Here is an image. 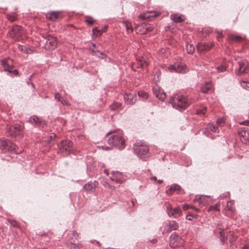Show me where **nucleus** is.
<instances>
[{
    "instance_id": "f257e3e1",
    "label": "nucleus",
    "mask_w": 249,
    "mask_h": 249,
    "mask_svg": "<svg viewBox=\"0 0 249 249\" xmlns=\"http://www.w3.org/2000/svg\"><path fill=\"white\" fill-rule=\"evenodd\" d=\"M191 103L190 98L179 94L173 96L170 100L173 107L180 111L184 110Z\"/></svg>"
},
{
    "instance_id": "f03ea898",
    "label": "nucleus",
    "mask_w": 249,
    "mask_h": 249,
    "mask_svg": "<svg viewBox=\"0 0 249 249\" xmlns=\"http://www.w3.org/2000/svg\"><path fill=\"white\" fill-rule=\"evenodd\" d=\"M108 143L117 147L120 150H122L125 146V141L121 135V133L118 134H114L108 139Z\"/></svg>"
},
{
    "instance_id": "7ed1b4c3",
    "label": "nucleus",
    "mask_w": 249,
    "mask_h": 249,
    "mask_svg": "<svg viewBox=\"0 0 249 249\" xmlns=\"http://www.w3.org/2000/svg\"><path fill=\"white\" fill-rule=\"evenodd\" d=\"M134 150L135 154L143 160L149 156L148 147L143 143L134 144Z\"/></svg>"
},
{
    "instance_id": "20e7f679",
    "label": "nucleus",
    "mask_w": 249,
    "mask_h": 249,
    "mask_svg": "<svg viewBox=\"0 0 249 249\" xmlns=\"http://www.w3.org/2000/svg\"><path fill=\"white\" fill-rule=\"evenodd\" d=\"M7 135L11 137H20L22 135V126L21 124H16L8 127L7 129Z\"/></svg>"
},
{
    "instance_id": "39448f33",
    "label": "nucleus",
    "mask_w": 249,
    "mask_h": 249,
    "mask_svg": "<svg viewBox=\"0 0 249 249\" xmlns=\"http://www.w3.org/2000/svg\"><path fill=\"white\" fill-rule=\"evenodd\" d=\"M17 146L8 140L0 141V149L3 153L14 152L17 153L16 148Z\"/></svg>"
},
{
    "instance_id": "423d86ee",
    "label": "nucleus",
    "mask_w": 249,
    "mask_h": 249,
    "mask_svg": "<svg viewBox=\"0 0 249 249\" xmlns=\"http://www.w3.org/2000/svg\"><path fill=\"white\" fill-rule=\"evenodd\" d=\"M238 63L239 67L235 71L236 75H241L249 72V63L246 59H240Z\"/></svg>"
},
{
    "instance_id": "0eeeda50",
    "label": "nucleus",
    "mask_w": 249,
    "mask_h": 249,
    "mask_svg": "<svg viewBox=\"0 0 249 249\" xmlns=\"http://www.w3.org/2000/svg\"><path fill=\"white\" fill-rule=\"evenodd\" d=\"M72 142L70 140H65L61 141L59 145L60 151L63 155L68 154L71 150Z\"/></svg>"
},
{
    "instance_id": "6e6552de",
    "label": "nucleus",
    "mask_w": 249,
    "mask_h": 249,
    "mask_svg": "<svg viewBox=\"0 0 249 249\" xmlns=\"http://www.w3.org/2000/svg\"><path fill=\"white\" fill-rule=\"evenodd\" d=\"M56 38L50 35L47 36L44 48L46 50H54L57 46Z\"/></svg>"
},
{
    "instance_id": "1a4fd4ad",
    "label": "nucleus",
    "mask_w": 249,
    "mask_h": 249,
    "mask_svg": "<svg viewBox=\"0 0 249 249\" xmlns=\"http://www.w3.org/2000/svg\"><path fill=\"white\" fill-rule=\"evenodd\" d=\"M169 70L171 71L176 72L184 73L187 71L186 67L182 63H175L168 67Z\"/></svg>"
},
{
    "instance_id": "9d476101",
    "label": "nucleus",
    "mask_w": 249,
    "mask_h": 249,
    "mask_svg": "<svg viewBox=\"0 0 249 249\" xmlns=\"http://www.w3.org/2000/svg\"><path fill=\"white\" fill-rule=\"evenodd\" d=\"M167 213L169 217L177 218L182 215V211L179 207L173 208L169 205L167 207Z\"/></svg>"
},
{
    "instance_id": "9b49d317",
    "label": "nucleus",
    "mask_w": 249,
    "mask_h": 249,
    "mask_svg": "<svg viewBox=\"0 0 249 249\" xmlns=\"http://www.w3.org/2000/svg\"><path fill=\"white\" fill-rule=\"evenodd\" d=\"M11 37L15 39H18L22 34V27L20 26L15 25L9 31Z\"/></svg>"
},
{
    "instance_id": "f8f14e48",
    "label": "nucleus",
    "mask_w": 249,
    "mask_h": 249,
    "mask_svg": "<svg viewBox=\"0 0 249 249\" xmlns=\"http://www.w3.org/2000/svg\"><path fill=\"white\" fill-rule=\"evenodd\" d=\"M181 238L176 232L172 234L170 237V246L172 248H176L180 245Z\"/></svg>"
},
{
    "instance_id": "ddd939ff",
    "label": "nucleus",
    "mask_w": 249,
    "mask_h": 249,
    "mask_svg": "<svg viewBox=\"0 0 249 249\" xmlns=\"http://www.w3.org/2000/svg\"><path fill=\"white\" fill-rule=\"evenodd\" d=\"M178 227V224L176 221L174 220L170 221L169 223L166 225L163 232L167 233L173 230H176Z\"/></svg>"
},
{
    "instance_id": "4468645a",
    "label": "nucleus",
    "mask_w": 249,
    "mask_h": 249,
    "mask_svg": "<svg viewBox=\"0 0 249 249\" xmlns=\"http://www.w3.org/2000/svg\"><path fill=\"white\" fill-rule=\"evenodd\" d=\"M112 176L110 178V179L119 183L123 182V174L119 171H112Z\"/></svg>"
},
{
    "instance_id": "2eb2a0df",
    "label": "nucleus",
    "mask_w": 249,
    "mask_h": 249,
    "mask_svg": "<svg viewBox=\"0 0 249 249\" xmlns=\"http://www.w3.org/2000/svg\"><path fill=\"white\" fill-rule=\"evenodd\" d=\"M153 91L156 97L162 101L166 97V93L162 89H159L157 87L153 88Z\"/></svg>"
},
{
    "instance_id": "dca6fc26",
    "label": "nucleus",
    "mask_w": 249,
    "mask_h": 249,
    "mask_svg": "<svg viewBox=\"0 0 249 249\" xmlns=\"http://www.w3.org/2000/svg\"><path fill=\"white\" fill-rule=\"evenodd\" d=\"M158 16L157 13L155 11H147L141 14L139 16L140 18L143 19L151 20V18H155Z\"/></svg>"
},
{
    "instance_id": "f3484780",
    "label": "nucleus",
    "mask_w": 249,
    "mask_h": 249,
    "mask_svg": "<svg viewBox=\"0 0 249 249\" xmlns=\"http://www.w3.org/2000/svg\"><path fill=\"white\" fill-rule=\"evenodd\" d=\"M212 46L206 43L199 42L197 45V50L199 53L208 51L211 49Z\"/></svg>"
},
{
    "instance_id": "a211bd4d",
    "label": "nucleus",
    "mask_w": 249,
    "mask_h": 249,
    "mask_svg": "<svg viewBox=\"0 0 249 249\" xmlns=\"http://www.w3.org/2000/svg\"><path fill=\"white\" fill-rule=\"evenodd\" d=\"M136 98V96L132 93L126 94L124 95V100L127 104L135 103L137 100Z\"/></svg>"
},
{
    "instance_id": "6ab92c4d",
    "label": "nucleus",
    "mask_w": 249,
    "mask_h": 249,
    "mask_svg": "<svg viewBox=\"0 0 249 249\" xmlns=\"http://www.w3.org/2000/svg\"><path fill=\"white\" fill-rule=\"evenodd\" d=\"M249 134V132L247 131V128L244 127V130L242 131L239 132V135L241 138V141L243 142L246 144H249V137L247 138H246V134Z\"/></svg>"
},
{
    "instance_id": "aec40b11",
    "label": "nucleus",
    "mask_w": 249,
    "mask_h": 249,
    "mask_svg": "<svg viewBox=\"0 0 249 249\" xmlns=\"http://www.w3.org/2000/svg\"><path fill=\"white\" fill-rule=\"evenodd\" d=\"M149 64L148 62L144 57H141L137 60V67L138 68H143L147 66Z\"/></svg>"
},
{
    "instance_id": "412c9836",
    "label": "nucleus",
    "mask_w": 249,
    "mask_h": 249,
    "mask_svg": "<svg viewBox=\"0 0 249 249\" xmlns=\"http://www.w3.org/2000/svg\"><path fill=\"white\" fill-rule=\"evenodd\" d=\"M29 122L32 124L40 125L43 123V121L42 119L36 116L33 115L29 118Z\"/></svg>"
},
{
    "instance_id": "4be33fe9",
    "label": "nucleus",
    "mask_w": 249,
    "mask_h": 249,
    "mask_svg": "<svg viewBox=\"0 0 249 249\" xmlns=\"http://www.w3.org/2000/svg\"><path fill=\"white\" fill-rule=\"evenodd\" d=\"M67 247L69 249H83V246L81 243H74L69 242L67 243Z\"/></svg>"
},
{
    "instance_id": "5701e85b",
    "label": "nucleus",
    "mask_w": 249,
    "mask_h": 249,
    "mask_svg": "<svg viewBox=\"0 0 249 249\" xmlns=\"http://www.w3.org/2000/svg\"><path fill=\"white\" fill-rule=\"evenodd\" d=\"M212 84L211 82H205V84L202 86L201 91L204 93H208L209 91L212 90Z\"/></svg>"
},
{
    "instance_id": "b1692460",
    "label": "nucleus",
    "mask_w": 249,
    "mask_h": 249,
    "mask_svg": "<svg viewBox=\"0 0 249 249\" xmlns=\"http://www.w3.org/2000/svg\"><path fill=\"white\" fill-rule=\"evenodd\" d=\"M170 18L175 22L179 23L184 21L183 16L178 14H172Z\"/></svg>"
},
{
    "instance_id": "393cba45",
    "label": "nucleus",
    "mask_w": 249,
    "mask_h": 249,
    "mask_svg": "<svg viewBox=\"0 0 249 249\" xmlns=\"http://www.w3.org/2000/svg\"><path fill=\"white\" fill-rule=\"evenodd\" d=\"M206 197L209 198L210 196H203V195L196 196L194 198V200L196 202L197 201L199 203H201L202 204H205V201Z\"/></svg>"
},
{
    "instance_id": "a878e982",
    "label": "nucleus",
    "mask_w": 249,
    "mask_h": 249,
    "mask_svg": "<svg viewBox=\"0 0 249 249\" xmlns=\"http://www.w3.org/2000/svg\"><path fill=\"white\" fill-rule=\"evenodd\" d=\"M237 237L233 232L230 231L226 235L227 240H229L231 243H232L236 240Z\"/></svg>"
},
{
    "instance_id": "bb28decb",
    "label": "nucleus",
    "mask_w": 249,
    "mask_h": 249,
    "mask_svg": "<svg viewBox=\"0 0 249 249\" xmlns=\"http://www.w3.org/2000/svg\"><path fill=\"white\" fill-rule=\"evenodd\" d=\"M181 190V187L178 184H173L171 188L166 191V194H169L170 193V191L173 190L174 191H179Z\"/></svg>"
},
{
    "instance_id": "cd10ccee",
    "label": "nucleus",
    "mask_w": 249,
    "mask_h": 249,
    "mask_svg": "<svg viewBox=\"0 0 249 249\" xmlns=\"http://www.w3.org/2000/svg\"><path fill=\"white\" fill-rule=\"evenodd\" d=\"M95 187V184L92 183L91 182H89L87 183L83 187L84 189L86 191H90Z\"/></svg>"
},
{
    "instance_id": "c85d7f7f",
    "label": "nucleus",
    "mask_w": 249,
    "mask_h": 249,
    "mask_svg": "<svg viewBox=\"0 0 249 249\" xmlns=\"http://www.w3.org/2000/svg\"><path fill=\"white\" fill-rule=\"evenodd\" d=\"M47 16L48 18L52 20H55L59 18V13L56 12H52Z\"/></svg>"
},
{
    "instance_id": "c756f323",
    "label": "nucleus",
    "mask_w": 249,
    "mask_h": 249,
    "mask_svg": "<svg viewBox=\"0 0 249 249\" xmlns=\"http://www.w3.org/2000/svg\"><path fill=\"white\" fill-rule=\"evenodd\" d=\"M242 37L238 35H231L229 36V39L231 41H239L241 40Z\"/></svg>"
},
{
    "instance_id": "7c9ffc66",
    "label": "nucleus",
    "mask_w": 249,
    "mask_h": 249,
    "mask_svg": "<svg viewBox=\"0 0 249 249\" xmlns=\"http://www.w3.org/2000/svg\"><path fill=\"white\" fill-rule=\"evenodd\" d=\"M135 30L137 33L140 34H145V33H143V32L145 31L144 27L143 25H137L135 27Z\"/></svg>"
},
{
    "instance_id": "2f4dec72",
    "label": "nucleus",
    "mask_w": 249,
    "mask_h": 249,
    "mask_svg": "<svg viewBox=\"0 0 249 249\" xmlns=\"http://www.w3.org/2000/svg\"><path fill=\"white\" fill-rule=\"evenodd\" d=\"M138 94L139 97L141 98L142 100H146L148 98V95L146 92L142 90L139 91Z\"/></svg>"
},
{
    "instance_id": "473e14b6",
    "label": "nucleus",
    "mask_w": 249,
    "mask_h": 249,
    "mask_svg": "<svg viewBox=\"0 0 249 249\" xmlns=\"http://www.w3.org/2000/svg\"><path fill=\"white\" fill-rule=\"evenodd\" d=\"M186 50L188 53L192 54L195 51V47L193 44H187L186 45Z\"/></svg>"
},
{
    "instance_id": "72a5a7b5",
    "label": "nucleus",
    "mask_w": 249,
    "mask_h": 249,
    "mask_svg": "<svg viewBox=\"0 0 249 249\" xmlns=\"http://www.w3.org/2000/svg\"><path fill=\"white\" fill-rule=\"evenodd\" d=\"M124 24L126 31L128 33L133 32V29L132 27L131 23L129 22H125Z\"/></svg>"
},
{
    "instance_id": "f704fd0d",
    "label": "nucleus",
    "mask_w": 249,
    "mask_h": 249,
    "mask_svg": "<svg viewBox=\"0 0 249 249\" xmlns=\"http://www.w3.org/2000/svg\"><path fill=\"white\" fill-rule=\"evenodd\" d=\"M121 104L118 103H114L112 105H110L109 107L110 109L112 110H115L117 108L121 107Z\"/></svg>"
},
{
    "instance_id": "c9c22d12",
    "label": "nucleus",
    "mask_w": 249,
    "mask_h": 249,
    "mask_svg": "<svg viewBox=\"0 0 249 249\" xmlns=\"http://www.w3.org/2000/svg\"><path fill=\"white\" fill-rule=\"evenodd\" d=\"M219 204H217V203L215 204L214 205L211 206H210V207L208 209V211L209 212L212 211H219Z\"/></svg>"
},
{
    "instance_id": "e433bc0d",
    "label": "nucleus",
    "mask_w": 249,
    "mask_h": 249,
    "mask_svg": "<svg viewBox=\"0 0 249 249\" xmlns=\"http://www.w3.org/2000/svg\"><path fill=\"white\" fill-rule=\"evenodd\" d=\"M92 32L96 36H100L104 33V31L98 30L96 27L92 29Z\"/></svg>"
},
{
    "instance_id": "4c0bfd02",
    "label": "nucleus",
    "mask_w": 249,
    "mask_h": 249,
    "mask_svg": "<svg viewBox=\"0 0 249 249\" xmlns=\"http://www.w3.org/2000/svg\"><path fill=\"white\" fill-rule=\"evenodd\" d=\"M216 69L217 72H221L226 71L227 70V68L224 65H221L218 66Z\"/></svg>"
},
{
    "instance_id": "58836bf2",
    "label": "nucleus",
    "mask_w": 249,
    "mask_h": 249,
    "mask_svg": "<svg viewBox=\"0 0 249 249\" xmlns=\"http://www.w3.org/2000/svg\"><path fill=\"white\" fill-rule=\"evenodd\" d=\"M144 30H145V31L143 32V33L146 34L148 32H150L151 31H152L153 30V27L150 25H144Z\"/></svg>"
},
{
    "instance_id": "ea45409f",
    "label": "nucleus",
    "mask_w": 249,
    "mask_h": 249,
    "mask_svg": "<svg viewBox=\"0 0 249 249\" xmlns=\"http://www.w3.org/2000/svg\"><path fill=\"white\" fill-rule=\"evenodd\" d=\"M58 101L60 102L61 104L63 105H69V103L68 102L64 99L62 97H61L60 96H58Z\"/></svg>"
},
{
    "instance_id": "a19ab883",
    "label": "nucleus",
    "mask_w": 249,
    "mask_h": 249,
    "mask_svg": "<svg viewBox=\"0 0 249 249\" xmlns=\"http://www.w3.org/2000/svg\"><path fill=\"white\" fill-rule=\"evenodd\" d=\"M206 108L204 107L202 109H199L196 110V114L198 115L204 114L205 113Z\"/></svg>"
},
{
    "instance_id": "79ce46f5",
    "label": "nucleus",
    "mask_w": 249,
    "mask_h": 249,
    "mask_svg": "<svg viewBox=\"0 0 249 249\" xmlns=\"http://www.w3.org/2000/svg\"><path fill=\"white\" fill-rule=\"evenodd\" d=\"M210 129L211 130L214 132H218V127L215 125H214V124H212L211 126H210Z\"/></svg>"
},
{
    "instance_id": "37998d69",
    "label": "nucleus",
    "mask_w": 249,
    "mask_h": 249,
    "mask_svg": "<svg viewBox=\"0 0 249 249\" xmlns=\"http://www.w3.org/2000/svg\"><path fill=\"white\" fill-rule=\"evenodd\" d=\"M232 203L231 201H228L227 203V210L231 211H233L232 207Z\"/></svg>"
},
{
    "instance_id": "c03bdc74",
    "label": "nucleus",
    "mask_w": 249,
    "mask_h": 249,
    "mask_svg": "<svg viewBox=\"0 0 249 249\" xmlns=\"http://www.w3.org/2000/svg\"><path fill=\"white\" fill-rule=\"evenodd\" d=\"M241 86L243 87V88H245V89L249 90V82L244 81L241 84Z\"/></svg>"
},
{
    "instance_id": "a18cd8bd",
    "label": "nucleus",
    "mask_w": 249,
    "mask_h": 249,
    "mask_svg": "<svg viewBox=\"0 0 249 249\" xmlns=\"http://www.w3.org/2000/svg\"><path fill=\"white\" fill-rule=\"evenodd\" d=\"M1 65L4 68L5 67H9V65L7 63V62L6 60H1L0 61Z\"/></svg>"
},
{
    "instance_id": "49530a36",
    "label": "nucleus",
    "mask_w": 249,
    "mask_h": 249,
    "mask_svg": "<svg viewBox=\"0 0 249 249\" xmlns=\"http://www.w3.org/2000/svg\"><path fill=\"white\" fill-rule=\"evenodd\" d=\"M99 53L102 55H104V53L102 52H100L98 50L92 49L91 53L93 55H96V53Z\"/></svg>"
},
{
    "instance_id": "de8ad7c7",
    "label": "nucleus",
    "mask_w": 249,
    "mask_h": 249,
    "mask_svg": "<svg viewBox=\"0 0 249 249\" xmlns=\"http://www.w3.org/2000/svg\"><path fill=\"white\" fill-rule=\"evenodd\" d=\"M86 22L87 23H88L89 24V25H93V24L94 23V20H93V19L90 18V17H88L86 19Z\"/></svg>"
},
{
    "instance_id": "09e8293b",
    "label": "nucleus",
    "mask_w": 249,
    "mask_h": 249,
    "mask_svg": "<svg viewBox=\"0 0 249 249\" xmlns=\"http://www.w3.org/2000/svg\"><path fill=\"white\" fill-rule=\"evenodd\" d=\"M225 122V119L223 118H220L217 120L216 124L218 125H221Z\"/></svg>"
},
{
    "instance_id": "8fccbe9b",
    "label": "nucleus",
    "mask_w": 249,
    "mask_h": 249,
    "mask_svg": "<svg viewBox=\"0 0 249 249\" xmlns=\"http://www.w3.org/2000/svg\"><path fill=\"white\" fill-rule=\"evenodd\" d=\"M23 52L24 53H27V54H30V53H33V51L31 49H30V48H26L25 47L24 48Z\"/></svg>"
},
{
    "instance_id": "3c124183",
    "label": "nucleus",
    "mask_w": 249,
    "mask_h": 249,
    "mask_svg": "<svg viewBox=\"0 0 249 249\" xmlns=\"http://www.w3.org/2000/svg\"><path fill=\"white\" fill-rule=\"evenodd\" d=\"M13 68V67L12 66H10L9 67H5V68L4 69V71H8L9 73L11 72V70H12V69Z\"/></svg>"
},
{
    "instance_id": "603ef678",
    "label": "nucleus",
    "mask_w": 249,
    "mask_h": 249,
    "mask_svg": "<svg viewBox=\"0 0 249 249\" xmlns=\"http://www.w3.org/2000/svg\"><path fill=\"white\" fill-rule=\"evenodd\" d=\"M9 222L10 223V224L13 226V227H16L17 225V222L15 221L14 220H9Z\"/></svg>"
},
{
    "instance_id": "864d4df0",
    "label": "nucleus",
    "mask_w": 249,
    "mask_h": 249,
    "mask_svg": "<svg viewBox=\"0 0 249 249\" xmlns=\"http://www.w3.org/2000/svg\"><path fill=\"white\" fill-rule=\"evenodd\" d=\"M11 73H12L15 75H18V72L17 70H11Z\"/></svg>"
},
{
    "instance_id": "5fc2aeb1",
    "label": "nucleus",
    "mask_w": 249,
    "mask_h": 249,
    "mask_svg": "<svg viewBox=\"0 0 249 249\" xmlns=\"http://www.w3.org/2000/svg\"><path fill=\"white\" fill-rule=\"evenodd\" d=\"M16 17L14 16H9L8 17V19L10 20L11 21H14L16 20Z\"/></svg>"
},
{
    "instance_id": "6e6d98bb",
    "label": "nucleus",
    "mask_w": 249,
    "mask_h": 249,
    "mask_svg": "<svg viewBox=\"0 0 249 249\" xmlns=\"http://www.w3.org/2000/svg\"><path fill=\"white\" fill-rule=\"evenodd\" d=\"M25 47H23L22 45H19L18 46V49L22 52H24V48Z\"/></svg>"
},
{
    "instance_id": "4d7b16f0",
    "label": "nucleus",
    "mask_w": 249,
    "mask_h": 249,
    "mask_svg": "<svg viewBox=\"0 0 249 249\" xmlns=\"http://www.w3.org/2000/svg\"><path fill=\"white\" fill-rule=\"evenodd\" d=\"M241 249H249V243L244 245Z\"/></svg>"
},
{
    "instance_id": "13d9d810",
    "label": "nucleus",
    "mask_w": 249,
    "mask_h": 249,
    "mask_svg": "<svg viewBox=\"0 0 249 249\" xmlns=\"http://www.w3.org/2000/svg\"><path fill=\"white\" fill-rule=\"evenodd\" d=\"M186 219L188 220L191 221L192 220L193 217L191 214L186 215Z\"/></svg>"
},
{
    "instance_id": "bf43d9fd",
    "label": "nucleus",
    "mask_w": 249,
    "mask_h": 249,
    "mask_svg": "<svg viewBox=\"0 0 249 249\" xmlns=\"http://www.w3.org/2000/svg\"><path fill=\"white\" fill-rule=\"evenodd\" d=\"M72 234H73V236H75V238H76V239H77V238H78V233H77L76 231H73V232H72Z\"/></svg>"
},
{
    "instance_id": "052dcab7",
    "label": "nucleus",
    "mask_w": 249,
    "mask_h": 249,
    "mask_svg": "<svg viewBox=\"0 0 249 249\" xmlns=\"http://www.w3.org/2000/svg\"><path fill=\"white\" fill-rule=\"evenodd\" d=\"M60 96L59 93L56 92L54 94V98L58 101V96Z\"/></svg>"
},
{
    "instance_id": "680f3d73",
    "label": "nucleus",
    "mask_w": 249,
    "mask_h": 249,
    "mask_svg": "<svg viewBox=\"0 0 249 249\" xmlns=\"http://www.w3.org/2000/svg\"><path fill=\"white\" fill-rule=\"evenodd\" d=\"M241 124L245 125H249V121H244Z\"/></svg>"
},
{
    "instance_id": "e2e57ef3",
    "label": "nucleus",
    "mask_w": 249,
    "mask_h": 249,
    "mask_svg": "<svg viewBox=\"0 0 249 249\" xmlns=\"http://www.w3.org/2000/svg\"><path fill=\"white\" fill-rule=\"evenodd\" d=\"M189 205H184V206L183 207V209L184 210H187L188 209H189Z\"/></svg>"
},
{
    "instance_id": "0e129e2a",
    "label": "nucleus",
    "mask_w": 249,
    "mask_h": 249,
    "mask_svg": "<svg viewBox=\"0 0 249 249\" xmlns=\"http://www.w3.org/2000/svg\"><path fill=\"white\" fill-rule=\"evenodd\" d=\"M116 133V130H114L113 131H109V132H108V133H107L106 136H107L109 134H113V133Z\"/></svg>"
},
{
    "instance_id": "69168bd1",
    "label": "nucleus",
    "mask_w": 249,
    "mask_h": 249,
    "mask_svg": "<svg viewBox=\"0 0 249 249\" xmlns=\"http://www.w3.org/2000/svg\"><path fill=\"white\" fill-rule=\"evenodd\" d=\"M27 83L28 85L31 84L32 85V87L34 89H35V86L34 84L33 83L30 82L29 81H27Z\"/></svg>"
},
{
    "instance_id": "338daca9",
    "label": "nucleus",
    "mask_w": 249,
    "mask_h": 249,
    "mask_svg": "<svg viewBox=\"0 0 249 249\" xmlns=\"http://www.w3.org/2000/svg\"><path fill=\"white\" fill-rule=\"evenodd\" d=\"M151 179L154 180V181H157V178L156 177H152L151 178Z\"/></svg>"
},
{
    "instance_id": "774afa93",
    "label": "nucleus",
    "mask_w": 249,
    "mask_h": 249,
    "mask_svg": "<svg viewBox=\"0 0 249 249\" xmlns=\"http://www.w3.org/2000/svg\"><path fill=\"white\" fill-rule=\"evenodd\" d=\"M219 233H220V234L221 237H222L224 235V233L223 232V231H219Z\"/></svg>"
}]
</instances>
